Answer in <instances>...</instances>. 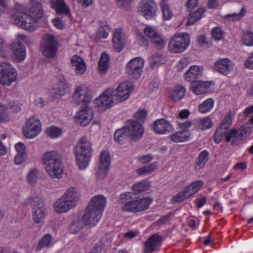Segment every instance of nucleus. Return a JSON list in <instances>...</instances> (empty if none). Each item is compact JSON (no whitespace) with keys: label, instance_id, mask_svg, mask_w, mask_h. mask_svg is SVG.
Returning <instances> with one entry per match:
<instances>
[{"label":"nucleus","instance_id":"nucleus-62","mask_svg":"<svg viewBox=\"0 0 253 253\" xmlns=\"http://www.w3.org/2000/svg\"><path fill=\"white\" fill-rule=\"evenodd\" d=\"M207 202V197H202L201 198H197L194 201L195 204L198 208H202Z\"/></svg>","mask_w":253,"mask_h":253},{"label":"nucleus","instance_id":"nucleus-64","mask_svg":"<svg viewBox=\"0 0 253 253\" xmlns=\"http://www.w3.org/2000/svg\"><path fill=\"white\" fill-rule=\"evenodd\" d=\"M245 65L246 68L249 69H253V53L248 57Z\"/></svg>","mask_w":253,"mask_h":253},{"label":"nucleus","instance_id":"nucleus-30","mask_svg":"<svg viewBox=\"0 0 253 253\" xmlns=\"http://www.w3.org/2000/svg\"><path fill=\"white\" fill-rule=\"evenodd\" d=\"M204 182L201 180H197L193 181L190 184L186 186L184 189L185 192L189 197L197 193L204 186Z\"/></svg>","mask_w":253,"mask_h":253},{"label":"nucleus","instance_id":"nucleus-55","mask_svg":"<svg viewBox=\"0 0 253 253\" xmlns=\"http://www.w3.org/2000/svg\"><path fill=\"white\" fill-rule=\"evenodd\" d=\"M9 121V117L3 105L0 103V123L7 122Z\"/></svg>","mask_w":253,"mask_h":253},{"label":"nucleus","instance_id":"nucleus-7","mask_svg":"<svg viewBox=\"0 0 253 253\" xmlns=\"http://www.w3.org/2000/svg\"><path fill=\"white\" fill-rule=\"evenodd\" d=\"M32 205V217L36 223H41L46 214V208L41 195H33L27 200Z\"/></svg>","mask_w":253,"mask_h":253},{"label":"nucleus","instance_id":"nucleus-23","mask_svg":"<svg viewBox=\"0 0 253 253\" xmlns=\"http://www.w3.org/2000/svg\"><path fill=\"white\" fill-rule=\"evenodd\" d=\"M62 197L73 208L76 207L79 202V193L75 187H71L68 188Z\"/></svg>","mask_w":253,"mask_h":253},{"label":"nucleus","instance_id":"nucleus-13","mask_svg":"<svg viewBox=\"0 0 253 253\" xmlns=\"http://www.w3.org/2000/svg\"><path fill=\"white\" fill-rule=\"evenodd\" d=\"M157 10V3L153 0H143L138 11L146 19L150 20L155 17Z\"/></svg>","mask_w":253,"mask_h":253},{"label":"nucleus","instance_id":"nucleus-59","mask_svg":"<svg viewBox=\"0 0 253 253\" xmlns=\"http://www.w3.org/2000/svg\"><path fill=\"white\" fill-rule=\"evenodd\" d=\"M154 156L151 154L145 155L137 158L138 162L142 164H146L151 162Z\"/></svg>","mask_w":253,"mask_h":253},{"label":"nucleus","instance_id":"nucleus-17","mask_svg":"<svg viewBox=\"0 0 253 253\" xmlns=\"http://www.w3.org/2000/svg\"><path fill=\"white\" fill-rule=\"evenodd\" d=\"M93 113L92 109L86 106L81 109L76 114L74 120L76 124L86 126L92 120Z\"/></svg>","mask_w":253,"mask_h":253},{"label":"nucleus","instance_id":"nucleus-26","mask_svg":"<svg viewBox=\"0 0 253 253\" xmlns=\"http://www.w3.org/2000/svg\"><path fill=\"white\" fill-rule=\"evenodd\" d=\"M72 66L75 68V71L77 75H83L86 70L84 60L78 55H74L71 58Z\"/></svg>","mask_w":253,"mask_h":253},{"label":"nucleus","instance_id":"nucleus-14","mask_svg":"<svg viewBox=\"0 0 253 253\" xmlns=\"http://www.w3.org/2000/svg\"><path fill=\"white\" fill-rule=\"evenodd\" d=\"M143 32L158 48L162 49L165 46L166 43L165 39L154 27L147 26L144 28Z\"/></svg>","mask_w":253,"mask_h":253},{"label":"nucleus","instance_id":"nucleus-40","mask_svg":"<svg viewBox=\"0 0 253 253\" xmlns=\"http://www.w3.org/2000/svg\"><path fill=\"white\" fill-rule=\"evenodd\" d=\"M185 91L184 86L176 85L170 95V98L174 101H179L184 96Z\"/></svg>","mask_w":253,"mask_h":253},{"label":"nucleus","instance_id":"nucleus-41","mask_svg":"<svg viewBox=\"0 0 253 253\" xmlns=\"http://www.w3.org/2000/svg\"><path fill=\"white\" fill-rule=\"evenodd\" d=\"M150 187V184L146 181H142L133 184L131 189L136 195L147 191Z\"/></svg>","mask_w":253,"mask_h":253},{"label":"nucleus","instance_id":"nucleus-31","mask_svg":"<svg viewBox=\"0 0 253 253\" xmlns=\"http://www.w3.org/2000/svg\"><path fill=\"white\" fill-rule=\"evenodd\" d=\"M211 82H199L196 85L192 86V89L196 95L207 93L211 91Z\"/></svg>","mask_w":253,"mask_h":253},{"label":"nucleus","instance_id":"nucleus-35","mask_svg":"<svg viewBox=\"0 0 253 253\" xmlns=\"http://www.w3.org/2000/svg\"><path fill=\"white\" fill-rule=\"evenodd\" d=\"M210 153L207 150L202 151L199 155L195 165V169L200 170L203 168L209 159Z\"/></svg>","mask_w":253,"mask_h":253},{"label":"nucleus","instance_id":"nucleus-42","mask_svg":"<svg viewBox=\"0 0 253 253\" xmlns=\"http://www.w3.org/2000/svg\"><path fill=\"white\" fill-rule=\"evenodd\" d=\"M158 167L157 162H154L150 165L141 167L136 170L137 173L140 175H146L152 173Z\"/></svg>","mask_w":253,"mask_h":253},{"label":"nucleus","instance_id":"nucleus-50","mask_svg":"<svg viewBox=\"0 0 253 253\" xmlns=\"http://www.w3.org/2000/svg\"><path fill=\"white\" fill-rule=\"evenodd\" d=\"M39 171L37 169H32L27 175V179L31 185H34L37 181Z\"/></svg>","mask_w":253,"mask_h":253},{"label":"nucleus","instance_id":"nucleus-33","mask_svg":"<svg viewBox=\"0 0 253 253\" xmlns=\"http://www.w3.org/2000/svg\"><path fill=\"white\" fill-rule=\"evenodd\" d=\"M206 11V10L205 8L199 7L197 10L191 13L189 15L186 24L187 25H192L195 23L203 17Z\"/></svg>","mask_w":253,"mask_h":253},{"label":"nucleus","instance_id":"nucleus-32","mask_svg":"<svg viewBox=\"0 0 253 253\" xmlns=\"http://www.w3.org/2000/svg\"><path fill=\"white\" fill-rule=\"evenodd\" d=\"M122 30L117 29L113 35V46L117 52L122 51L124 47V43L122 38Z\"/></svg>","mask_w":253,"mask_h":253},{"label":"nucleus","instance_id":"nucleus-52","mask_svg":"<svg viewBox=\"0 0 253 253\" xmlns=\"http://www.w3.org/2000/svg\"><path fill=\"white\" fill-rule=\"evenodd\" d=\"M246 14V10L245 7H243L239 13L228 14L226 16V17L230 20L235 21L241 19Z\"/></svg>","mask_w":253,"mask_h":253},{"label":"nucleus","instance_id":"nucleus-10","mask_svg":"<svg viewBox=\"0 0 253 253\" xmlns=\"http://www.w3.org/2000/svg\"><path fill=\"white\" fill-rule=\"evenodd\" d=\"M89 93L90 89L87 85L83 84L77 86L72 95L73 102L77 105H87L91 100Z\"/></svg>","mask_w":253,"mask_h":253},{"label":"nucleus","instance_id":"nucleus-36","mask_svg":"<svg viewBox=\"0 0 253 253\" xmlns=\"http://www.w3.org/2000/svg\"><path fill=\"white\" fill-rule=\"evenodd\" d=\"M128 137L129 134L126 126L117 129L114 135L115 141L120 144L123 143Z\"/></svg>","mask_w":253,"mask_h":253},{"label":"nucleus","instance_id":"nucleus-38","mask_svg":"<svg viewBox=\"0 0 253 253\" xmlns=\"http://www.w3.org/2000/svg\"><path fill=\"white\" fill-rule=\"evenodd\" d=\"M109 55L103 53L102 54L98 63V71L101 74H104L109 67Z\"/></svg>","mask_w":253,"mask_h":253},{"label":"nucleus","instance_id":"nucleus-25","mask_svg":"<svg viewBox=\"0 0 253 253\" xmlns=\"http://www.w3.org/2000/svg\"><path fill=\"white\" fill-rule=\"evenodd\" d=\"M13 58L17 62L24 60L26 57V51L24 46L19 42H13L11 45Z\"/></svg>","mask_w":253,"mask_h":253},{"label":"nucleus","instance_id":"nucleus-21","mask_svg":"<svg viewBox=\"0 0 253 253\" xmlns=\"http://www.w3.org/2000/svg\"><path fill=\"white\" fill-rule=\"evenodd\" d=\"M162 244L161 236L157 234H154L148 238L144 243V252L152 253L159 249Z\"/></svg>","mask_w":253,"mask_h":253},{"label":"nucleus","instance_id":"nucleus-34","mask_svg":"<svg viewBox=\"0 0 253 253\" xmlns=\"http://www.w3.org/2000/svg\"><path fill=\"white\" fill-rule=\"evenodd\" d=\"M191 133L188 130H181L175 132L170 135V139L174 142H181L188 140L190 137Z\"/></svg>","mask_w":253,"mask_h":253},{"label":"nucleus","instance_id":"nucleus-54","mask_svg":"<svg viewBox=\"0 0 253 253\" xmlns=\"http://www.w3.org/2000/svg\"><path fill=\"white\" fill-rule=\"evenodd\" d=\"M232 123V119L230 114H228L222 121L219 127L227 130Z\"/></svg>","mask_w":253,"mask_h":253},{"label":"nucleus","instance_id":"nucleus-48","mask_svg":"<svg viewBox=\"0 0 253 253\" xmlns=\"http://www.w3.org/2000/svg\"><path fill=\"white\" fill-rule=\"evenodd\" d=\"M243 43L248 46L253 45V33L250 31H243L242 36Z\"/></svg>","mask_w":253,"mask_h":253},{"label":"nucleus","instance_id":"nucleus-16","mask_svg":"<svg viewBox=\"0 0 253 253\" xmlns=\"http://www.w3.org/2000/svg\"><path fill=\"white\" fill-rule=\"evenodd\" d=\"M111 157L108 151L105 150L101 152L100 156V163L96 175L98 179L105 178L110 164Z\"/></svg>","mask_w":253,"mask_h":253},{"label":"nucleus","instance_id":"nucleus-46","mask_svg":"<svg viewBox=\"0 0 253 253\" xmlns=\"http://www.w3.org/2000/svg\"><path fill=\"white\" fill-rule=\"evenodd\" d=\"M52 240V236L50 234H47L45 235L39 241L37 246L36 247V252L40 251L43 248L49 246Z\"/></svg>","mask_w":253,"mask_h":253},{"label":"nucleus","instance_id":"nucleus-28","mask_svg":"<svg viewBox=\"0 0 253 253\" xmlns=\"http://www.w3.org/2000/svg\"><path fill=\"white\" fill-rule=\"evenodd\" d=\"M53 207L55 211L58 213H66L70 210L73 209L62 196L54 203Z\"/></svg>","mask_w":253,"mask_h":253},{"label":"nucleus","instance_id":"nucleus-20","mask_svg":"<svg viewBox=\"0 0 253 253\" xmlns=\"http://www.w3.org/2000/svg\"><path fill=\"white\" fill-rule=\"evenodd\" d=\"M152 127L157 134H168L173 129L171 124L164 119L156 120L152 124Z\"/></svg>","mask_w":253,"mask_h":253},{"label":"nucleus","instance_id":"nucleus-37","mask_svg":"<svg viewBox=\"0 0 253 253\" xmlns=\"http://www.w3.org/2000/svg\"><path fill=\"white\" fill-rule=\"evenodd\" d=\"M195 124L196 127L201 130L210 128L213 125L211 119L209 117L199 119L196 121Z\"/></svg>","mask_w":253,"mask_h":253},{"label":"nucleus","instance_id":"nucleus-49","mask_svg":"<svg viewBox=\"0 0 253 253\" xmlns=\"http://www.w3.org/2000/svg\"><path fill=\"white\" fill-rule=\"evenodd\" d=\"M189 198V196L186 194L185 190L183 189L182 190L178 192L176 195L172 197L171 202L172 204H177L182 202L185 199Z\"/></svg>","mask_w":253,"mask_h":253},{"label":"nucleus","instance_id":"nucleus-24","mask_svg":"<svg viewBox=\"0 0 253 253\" xmlns=\"http://www.w3.org/2000/svg\"><path fill=\"white\" fill-rule=\"evenodd\" d=\"M203 70L202 67L192 66L184 74V79L188 82H196L203 76Z\"/></svg>","mask_w":253,"mask_h":253},{"label":"nucleus","instance_id":"nucleus-61","mask_svg":"<svg viewBox=\"0 0 253 253\" xmlns=\"http://www.w3.org/2000/svg\"><path fill=\"white\" fill-rule=\"evenodd\" d=\"M189 63L188 59L186 58H182L178 63L177 68L179 70H182L186 67Z\"/></svg>","mask_w":253,"mask_h":253},{"label":"nucleus","instance_id":"nucleus-2","mask_svg":"<svg viewBox=\"0 0 253 253\" xmlns=\"http://www.w3.org/2000/svg\"><path fill=\"white\" fill-rule=\"evenodd\" d=\"M31 2L28 13L16 11L12 17L13 22L21 28L34 31L38 27V21L43 16L42 4L39 1Z\"/></svg>","mask_w":253,"mask_h":253},{"label":"nucleus","instance_id":"nucleus-57","mask_svg":"<svg viewBox=\"0 0 253 253\" xmlns=\"http://www.w3.org/2000/svg\"><path fill=\"white\" fill-rule=\"evenodd\" d=\"M9 64L6 62H3L0 63V83L3 82L4 80V74L6 73V72H8L7 67Z\"/></svg>","mask_w":253,"mask_h":253},{"label":"nucleus","instance_id":"nucleus-53","mask_svg":"<svg viewBox=\"0 0 253 253\" xmlns=\"http://www.w3.org/2000/svg\"><path fill=\"white\" fill-rule=\"evenodd\" d=\"M211 34L215 40L220 41L223 38L224 33L219 27H216L212 29Z\"/></svg>","mask_w":253,"mask_h":253},{"label":"nucleus","instance_id":"nucleus-3","mask_svg":"<svg viewBox=\"0 0 253 253\" xmlns=\"http://www.w3.org/2000/svg\"><path fill=\"white\" fill-rule=\"evenodd\" d=\"M133 193L130 192L121 194L119 203L122 205V210L124 212L137 213L148 209L153 202L150 197L133 199Z\"/></svg>","mask_w":253,"mask_h":253},{"label":"nucleus","instance_id":"nucleus-58","mask_svg":"<svg viewBox=\"0 0 253 253\" xmlns=\"http://www.w3.org/2000/svg\"><path fill=\"white\" fill-rule=\"evenodd\" d=\"M199 0H187L185 6L187 10L190 11L195 9L198 5Z\"/></svg>","mask_w":253,"mask_h":253},{"label":"nucleus","instance_id":"nucleus-22","mask_svg":"<svg viewBox=\"0 0 253 253\" xmlns=\"http://www.w3.org/2000/svg\"><path fill=\"white\" fill-rule=\"evenodd\" d=\"M128 133L129 137L133 140H138L143 135L144 129L142 125L137 122L132 121L129 126H126Z\"/></svg>","mask_w":253,"mask_h":253},{"label":"nucleus","instance_id":"nucleus-8","mask_svg":"<svg viewBox=\"0 0 253 253\" xmlns=\"http://www.w3.org/2000/svg\"><path fill=\"white\" fill-rule=\"evenodd\" d=\"M190 43V37L187 33H179L174 35L170 40L168 49L172 53H181L187 49Z\"/></svg>","mask_w":253,"mask_h":253},{"label":"nucleus","instance_id":"nucleus-6","mask_svg":"<svg viewBox=\"0 0 253 253\" xmlns=\"http://www.w3.org/2000/svg\"><path fill=\"white\" fill-rule=\"evenodd\" d=\"M93 149L91 142L83 137L78 142L75 151L76 163L81 170L86 169L92 157Z\"/></svg>","mask_w":253,"mask_h":253},{"label":"nucleus","instance_id":"nucleus-19","mask_svg":"<svg viewBox=\"0 0 253 253\" xmlns=\"http://www.w3.org/2000/svg\"><path fill=\"white\" fill-rule=\"evenodd\" d=\"M214 68L220 74L227 75L233 70L234 64L228 58H219L215 62Z\"/></svg>","mask_w":253,"mask_h":253},{"label":"nucleus","instance_id":"nucleus-9","mask_svg":"<svg viewBox=\"0 0 253 253\" xmlns=\"http://www.w3.org/2000/svg\"><path fill=\"white\" fill-rule=\"evenodd\" d=\"M58 43L54 36L46 35L44 36L41 43V50L43 56L51 58L54 57L57 53Z\"/></svg>","mask_w":253,"mask_h":253},{"label":"nucleus","instance_id":"nucleus-45","mask_svg":"<svg viewBox=\"0 0 253 253\" xmlns=\"http://www.w3.org/2000/svg\"><path fill=\"white\" fill-rule=\"evenodd\" d=\"M110 31L109 26L104 22H100V27L96 32V36L99 38H106Z\"/></svg>","mask_w":253,"mask_h":253},{"label":"nucleus","instance_id":"nucleus-4","mask_svg":"<svg viewBox=\"0 0 253 253\" xmlns=\"http://www.w3.org/2000/svg\"><path fill=\"white\" fill-rule=\"evenodd\" d=\"M106 204V199L102 195L94 196L90 201L83 220L86 224L95 226L101 219Z\"/></svg>","mask_w":253,"mask_h":253},{"label":"nucleus","instance_id":"nucleus-39","mask_svg":"<svg viewBox=\"0 0 253 253\" xmlns=\"http://www.w3.org/2000/svg\"><path fill=\"white\" fill-rule=\"evenodd\" d=\"M160 5L163 13V19L165 20H170L173 16V13L167 0H162Z\"/></svg>","mask_w":253,"mask_h":253},{"label":"nucleus","instance_id":"nucleus-60","mask_svg":"<svg viewBox=\"0 0 253 253\" xmlns=\"http://www.w3.org/2000/svg\"><path fill=\"white\" fill-rule=\"evenodd\" d=\"M15 148L17 151V154L26 155V147L23 143H17L15 144Z\"/></svg>","mask_w":253,"mask_h":253},{"label":"nucleus","instance_id":"nucleus-63","mask_svg":"<svg viewBox=\"0 0 253 253\" xmlns=\"http://www.w3.org/2000/svg\"><path fill=\"white\" fill-rule=\"evenodd\" d=\"M52 23L53 25L58 29H62L64 27V24L63 21L58 18L52 19Z\"/></svg>","mask_w":253,"mask_h":253},{"label":"nucleus","instance_id":"nucleus-11","mask_svg":"<svg viewBox=\"0 0 253 253\" xmlns=\"http://www.w3.org/2000/svg\"><path fill=\"white\" fill-rule=\"evenodd\" d=\"M42 130V124L40 121L34 116L26 120L23 132L28 138H33L39 134Z\"/></svg>","mask_w":253,"mask_h":253},{"label":"nucleus","instance_id":"nucleus-44","mask_svg":"<svg viewBox=\"0 0 253 253\" xmlns=\"http://www.w3.org/2000/svg\"><path fill=\"white\" fill-rule=\"evenodd\" d=\"M214 100L212 98H208L205 100L199 106V111L202 113L209 112L214 106Z\"/></svg>","mask_w":253,"mask_h":253},{"label":"nucleus","instance_id":"nucleus-56","mask_svg":"<svg viewBox=\"0 0 253 253\" xmlns=\"http://www.w3.org/2000/svg\"><path fill=\"white\" fill-rule=\"evenodd\" d=\"M147 113L145 110H139L134 115V118L136 120L144 122L146 118Z\"/></svg>","mask_w":253,"mask_h":253},{"label":"nucleus","instance_id":"nucleus-12","mask_svg":"<svg viewBox=\"0 0 253 253\" xmlns=\"http://www.w3.org/2000/svg\"><path fill=\"white\" fill-rule=\"evenodd\" d=\"M144 65V61L142 58H134L126 64V73L131 78L138 79L142 72Z\"/></svg>","mask_w":253,"mask_h":253},{"label":"nucleus","instance_id":"nucleus-15","mask_svg":"<svg viewBox=\"0 0 253 253\" xmlns=\"http://www.w3.org/2000/svg\"><path fill=\"white\" fill-rule=\"evenodd\" d=\"M247 135V129L242 126L238 130L231 129L226 134L225 140L228 142L231 141L232 145L237 146L246 138Z\"/></svg>","mask_w":253,"mask_h":253},{"label":"nucleus","instance_id":"nucleus-18","mask_svg":"<svg viewBox=\"0 0 253 253\" xmlns=\"http://www.w3.org/2000/svg\"><path fill=\"white\" fill-rule=\"evenodd\" d=\"M53 84L50 93L54 97L59 98L65 94L66 90L68 88V84L63 77L59 76Z\"/></svg>","mask_w":253,"mask_h":253},{"label":"nucleus","instance_id":"nucleus-5","mask_svg":"<svg viewBox=\"0 0 253 253\" xmlns=\"http://www.w3.org/2000/svg\"><path fill=\"white\" fill-rule=\"evenodd\" d=\"M43 164L48 174L52 178L61 179L63 167L61 156L55 151L47 152L42 157Z\"/></svg>","mask_w":253,"mask_h":253},{"label":"nucleus","instance_id":"nucleus-27","mask_svg":"<svg viewBox=\"0 0 253 253\" xmlns=\"http://www.w3.org/2000/svg\"><path fill=\"white\" fill-rule=\"evenodd\" d=\"M51 7L55 10L57 13L70 16L69 7L64 0H50Z\"/></svg>","mask_w":253,"mask_h":253},{"label":"nucleus","instance_id":"nucleus-1","mask_svg":"<svg viewBox=\"0 0 253 253\" xmlns=\"http://www.w3.org/2000/svg\"><path fill=\"white\" fill-rule=\"evenodd\" d=\"M132 90V87L130 83H122L116 89L108 88L96 98L94 101L95 106L99 112H104L115 103L128 99Z\"/></svg>","mask_w":253,"mask_h":253},{"label":"nucleus","instance_id":"nucleus-43","mask_svg":"<svg viewBox=\"0 0 253 253\" xmlns=\"http://www.w3.org/2000/svg\"><path fill=\"white\" fill-rule=\"evenodd\" d=\"M149 62L151 67L154 69L164 63V58L161 54H155L149 58Z\"/></svg>","mask_w":253,"mask_h":253},{"label":"nucleus","instance_id":"nucleus-29","mask_svg":"<svg viewBox=\"0 0 253 253\" xmlns=\"http://www.w3.org/2000/svg\"><path fill=\"white\" fill-rule=\"evenodd\" d=\"M8 72L4 74V80L1 82V84L9 86L11 84L16 80L17 73L16 70L10 64L7 67Z\"/></svg>","mask_w":253,"mask_h":253},{"label":"nucleus","instance_id":"nucleus-47","mask_svg":"<svg viewBox=\"0 0 253 253\" xmlns=\"http://www.w3.org/2000/svg\"><path fill=\"white\" fill-rule=\"evenodd\" d=\"M63 132L62 129L56 126H51L46 130L47 135L52 138H56L60 136Z\"/></svg>","mask_w":253,"mask_h":253},{"label":"nucleus","instance_id":"nucleus-51","mask_svg":"<svg viewBox=\"0 0 253 253\" xmlns=\"http://www.w3.org/2000/svg\"><path fill=\"white\" fill-rule=\"evenodd\" d=\"M227 133V130L220 127H218L214 133L213 138L214 142L217 144L219 143L222 140L223 136L225 137Z\"/></svg>","mask_w":253,"mask_h":253}]
</instances>
